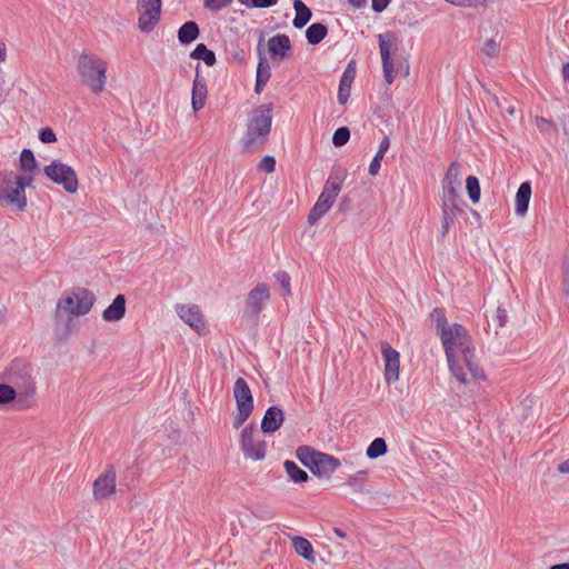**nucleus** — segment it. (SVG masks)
<instances>
[{"instance_id":"4468645a","label":"nucleus","mask_w":569,"mask_h":569,"mask_svg":"<svg viewBox=\"0 0 569 569\" xmlns=\"http://www.w3.org/2000/svg\"><path fill=\"white\" fill-rule=\"evenodd\" d=\"M268 52L272 60L283 61L292 56L290 38L284 33H278L268 40Z\"/></svg>"},{"instance_id":"13d9d810","label":"nucleus","mask_w":569,"mask_h":569,"mask_svg":"<svg viewBox=\"0 0 569 569\" xmlns=\"http://www.w3.org/2000/svg\"><path fill=\"white\" fill-rule=\"evenodd\" d=\"M351 199L349 197H343L338 204V210L340 212H347L351 209Z\"/></svg>"},{"instance_id":"f3484780","label":"nucleus","mask_w":569,"mask_h":569,"mask_svg":"<svg viewBox=\"0 0 569 569\" xmlns=\"http://www.w3.org/2000/svg\"><path fill=\"white\" fill-rule=\"evenodd\" d=\"M262 38H260V41L258 43V56H259V62L257 67V73H256V84H254V92L260 93L263 88L266 87L267 82L269 81L271 77V68L269 64L268 59L264 56V51L261 48Z\"/></svg>"},{"instance_id":"aec40b11","label":"nucleus","mask_w":569,"mask_h":569,"mask_svg":"<svg viewBox=\"0 0 569 569\" xmlns=\"http://www.w3.org/2000/svg\"><path fill=\"white\" fill-rule=\"evenodd\" d=\"M177 311L179 317L198 332L204 329L203 317L198 306H179Z\"/></svg>"},{"instance_id":"4be33fe9","label":"nucleus","mask_w":569,"mask_h":569,"mask_svg":"<svg viewBox=\"0 0 569 569\" xmlns=\"http://www.w3.org/2000/svg\"><path fill=\"white\" fill-rule=\"evenodd\" d=\"M466 202L461 198H441L442 219L455 222L458 214L463 212Z\"/></svg>"},{"instance_id":"49530a36","label":"nucleus","mask_w":569,"mask_h":569,"mask_svg":"<svg viewBox=\"0 0 569 569\" xmlns=\"http://www.w3.org/2000/svg\"><path fill=\"white\" fill-rule=\"evenodd\" d=\"M230 54L233 61L242 64L247 61V51L238 44H231Z\"/></svg>"},{"instance_id":"c9c22d12","label":"nucleus","mask_w":569,"mask_h":569,"mask_svg":"<svg viewBox=\"0 0 569 569\" xmlns=\"http://www.w3.org/2000/svg\"><path fill=\"white\" fill-rule=\"evenodd\" d=\"M38 162L30 149H23L20 153V168L24 172H31L37 169Z\"/></svg>"},{"instance_id":"6e6d98bb","label":"nucleus","mask_w":569,"mask_h":569,"mask_svg":"<svg viewBox=\"0 0 569 569\" xmlns=\"http://www.w3.org/2000/svg\"><path fill=\"white\" fill-rule=\"evenodd\" d=\"M347 177V172L345 169L338 167V168H335L332 171H331V174L329 177V179L333 182H338L339 186L342 187V181L345 180V178Z\"/></svg>"},{"instance_id":"1a4fd4ad","label":"nucleus","mask_w":569,"mask_h":569,"mask_svg":"<svg viewBox=\"0 0 569 569\" xmlns=\"http://www.w3.org/2000/svg\"><path fill=\"white\" fill-rule=\"evenodd\" d=\"M161 0H137V10L139 11V29L144 32H151L161 17Z\"/></svg>"},{"instance_id":"f257e3e1","label":"nucleus","mask_w":569,"mask_h":569,"mask_svg":"<svg viewBox=\"0 0 569 569\" xmlns=\"http://www.w3.org/2000/svg\"><path fill=\"white\" fill-rule=\"evenodd\" d=\"M448 335L440 333L449 369L456 379L467 383V373L463 366L475 379H485L483 369L477 363L475 348L471 347V337L468 330L460 323H453L446 329Z\"/></svg>"},{"instance_id":"0eeeda50","label":"nucleus","mask_w":569,"mask_h":569,"mask_svg":"<svg viewBox=\"0 0 569 569\" xmlns=\"http://www.w3.org/2000/svg\"><path fill=\"white\" fill-rule=\"evenodd\" d=\"M43 173L54 183L62 186L68 193H76L78 190V177L72 167L53 160L43 168Z\"/></svg>"},{"instance_id":"69168bd1","label":"nucleus","mask_w":569,"mask_h":569,"mask_svg":"<svg viewBox=\"0 0 569 569\" xmlns=\"http://www.w3.org/2000/svg\"><path fill=\"white\" fill-rule=\"evenodd\" d=\"M7 58V48L2 40H0V61H4Z\"/></svg>"},{"instance_id":"ddd939ff","label":"nucleus","mask_w":569,"mask_h":569,"mask_svg":"<svg viewBox=\"0 0 569 569\" xmlns=\"http://www.w3.org/2000/svg\"><path fill=\"white\" fill-rule=\"evenodd\" d=\"M381 352L385 360V378L388 383L399 379L400 355L389 343L381 345Z\"/></svg>"},{"instance_id":"f8f14e48","label":"nucleus","mask_w":569,"mask_h":569,"mask_svg":"<svg viewBox=\"0 0 569 569\" xmlns=\"http://www.w3.org/2000/svg\"><path fill=\"white\" fill-rule=\"evenodd\" d=\"M461 187L460 164L453 161L448 167L442 179V197L441 198H461L459 189Z\"/></svg>"},{"instance_id":"338daca9","label":"nucleus","mask_w":569,"mask_h":569,"mask_svg":"<svg viewBox=\"0 0 569 569\" xmlns=\"http://www.w3.org/2000/svg\"><path fill=\"white\" fill-rule=\"evenodd\" d=\"M562 77L566 81H569V62H566L562 66Z\"/></svg>"},{"instance_id":"a211bd4d","label":"nucleus","mask_w":569,"mask_h":569,"mask_svg":"<svg viewBox=\"0 0 569 569\" xmlns=\"http://www.w3.org/2000/svg\"><path fill=\"white\" fill-rule=\"evenodd\" d=\"M284 420L283 410L278 406L269 407L261 420V430L264 433H273L280 429Z\"/></svg>"},{"instance_id":"e2e57ef3","label":"nucleus","mask_w":569,"mask_h":569,"mask_svg":"<svg viewBox=\"0 0 569 569\" xmlns=\"http://www.w3.org/2000/svg\"><path fill=\"white\" fill-rule=\"evenodd\" d=\"M348 3L355 8H363L367 4V0H348Z\"/></svg>"},{"instance_id":"c85d7f7f","label":"nucleus","mask_w":569,"mask_h":569,"mask_svg":"<svg viewBox=\"0 0 569 569\" xmlns=\"http://www.w3.org/2000/svg\"><path fill=\"white\" fill-rule=\"evenodd\" d=\"M328 34V27L321 22L310 24L306 30V38L309 44L320 43Z\"/></svg>"},{"instance_id":"cd10ccee","label":"nucleus","mask_w":569,"mask_h":569,"mask_svg":"<svg viewBox=\"0 0 569 569\" xmlns=\"http://www.w3.org/2000/svg\"><path fill=\"white\" fill-rule=\"evenodd\" d=\"M296 17L292 24L296 29H302L311 19L312 12L310 8L301 0H293Z\"/></svg>"},{"instance_id":"3c124183","label":"nucleus","mask_w":569,"mask_h":569,"mask_svg":"<svg viewBox=\"0 0 569 569\" xmlns=\"http://www.w3.org/2000/svg\"><path fill=\"white\" fill-rule=\"evenodd\" d=\"M233 0H203V4L211 11H219L232 3Z\"/></svg>"},{"instance_id":"0e129e2a","label":"nucleus","mask_w":569,"mask_h":569,"mask_svg":"<svg viewBox=\"0 0 569 569\" xmlns=\"http://www.w3.org/2000/svg\"><path fill=\"white\" fill-rule=\"evenodd\" d=\"M558 470L561 473H569V458L559 465Z\"/></svg>"},{"instance_id":"5fc2aeb1","label":"nucleus","mask_w":569,"mask_h":569,"mask_svg":"<svg viewBox=\"0 0 569 569\" xmlns=\"http://www.w3.org/2000/svg\"><path fill=\"white\" fill-rule=\"evenodd\" d=\"M383 154L377 152L373 159L371 160L369 164V174L377 176L380 167H381V160L383 159Z\"/></svg>"},{"instance_id":"7c9ffc66","label":"nucleus","mask_w":569,"mask_h":569,"mask_svg":"<svg viewBox=\"0 0 569 569\" xmlns=\"http://www.w3.org/2000/svg\"><path fill=\"white\" fill-rule=\"evenodd\" d=\"M190 58L202 60L208 67H212L217 61L214 52L208 49L204 43H198L190 52Z\"/></svg>"},{"instance_id":"4d7b16f0","label":"nucleus","mask_w":569,"mask_h":569,"mask_svg":"<svg viewBox=\"0 0 569 569\" xmlns=\"http://www.w3.org/2000/svg\"><path fill=\"white\" fill-rule=\"evenodd\" d=\"M391 0H371V8L375 12L380 13L387 9Z\"/></svg>"},{"instance_id":"de8ad7c7","label":"nucleus","mask_w":569,"mask_h":569,"mask_svg":"<svg viewBox=\"0 0 569 569\" xmlns=\"http://www.w3.org/2000/svg\"><path fill=\"white\" fill-rule=\"evenodd\" d=\"M13 182L18 186V189L26 193V188L31 186L33 178L29 174H14L13 173Z\"/></svg>"},{"instance_id":"6ab92c4d","label":"nucleus","mask_w":569,"mask_h":569,"mask_svg":"<svg viewBox=\"0 0 569 569\" xmlns=\"http://www.w3.org/2000/svg\"><path fill=\"white\" fill-rule=\"evenodd\" d=\"M356 78V61L351 60L347 64L339 82V89H338V101L341 104H345L349 97L351 91V84Z\"/></svg>"},{"instance_id":"6e6552de","label":"nucleus","mask_w":569,"mask_h":569,"mask_svg":"<svg viewBox=\"0 0 569 569\" xmlns=\"http://www.w3.org/2000/svg\"><path fill=\"white\" fill-rule=\"evenodd\" d=\"M257 428L250 423L246 426L240 436V447L244 457L252 460H262L266 457L267 443L262 439H257Z\"/></svg>"},{"instance_id":"72a5a7b5","label":"nucleus","mask_w":569,"mask_h":569,"mask_svg":"<svg viewBox=\"0 0 569 569\" xmlns=\"http://www.w3.org/2000/svg\"><path fill=\"white\" fill-rule=\"evenodd\" d=\"M388 450L387 442L383 438H376L371 441V443L367 448V457L369 459H377L383 456Z\"/></svg>"},{"instance_id":"f704fd0d","label":"nucleus","mask_w":569,"mask_h":569,"mask_svg":"<svg viewBox=\"0 0 569 569\" xmlns=\"http://www.w3.org/2000/svg\"><path fill=\"white\" fill-rule=\"evenodd\" d=\"M466 190L468 193L469 199L472 201V203H477L480 200L481 196V189L480 183L477 177L469 176L466 179Z\"/></svg>"},{"instance_id":"39448f33","label":"nucleus","mask_w":569,"mask_h":569,"mask_svg":"<svg viewBox=\"0 0 569 569\" xmlns=\"http://www.w3.org/2000/svg\"><path fill=\"white\" fill-rule=\"evenodd\" d=\"M94 301L93 292L86 288H74L71 292H66L57 303L56 321L59 322L62 313L76 317L87 315L92 309Z\"/></svg>"},{"instance_id":"e433bc0d","label":"nucleus","mask_w":569,"mask_h":569,"mask_svg":"<svg viewBox=\"0 0 569 569\" xmlns=\"http://www.w3.org/2000/svg\"><path fill=\"white\" fill-rule=\"evenodd\" d=\"M13 172H1L0 173V201H4L6 198H9L8 190L12 187L13 182Z\"/></svg>"},{"instance_id":"2f4dec72","label":"nucleus","mask_w":569,"mask_h":569,"mask_svg":"<svg viewBox=\"0 0 569 569\" xmlns=\"http://www.w3.org/2000/svg\"><path fill=\"white\" fill-rule=\"evenodd\" d=\"M9 198H6L4 201L8 203L16 206L19 211H24L27 207V196L22 191L18 189L17 184L12 183V187L8 190Z\"/></svg>"},{"instance_id":"a18cd8bd","label":"nucleus","mask_w":569,"mask_h":569,"mask_svg":"<svg viewBox=\"0 0 569 569\" xmlns=\"http://www.w3.org/2000/svg\"><path fill=\"white\" fill-rule=\"evenodd\" d=\"M247 8H270L278 3L279 0H238Z\"/></svg>"},{"instance_id":"79ce46f5","label":"nucleus","mask_w":569,"mask_h":569,"mask_svg":"<svg viewBox=\"0 0 569 569\" xmlns=\"http://www.w3.org/2000/svg\"><path fill=\"white\" fill-rule=\"evenodd\" d=\"M368 472L365 470H360L355 475L350 476L347 480V485L353 488L355 491H362L361 482L366 479Z\"/></svg>"},{"instance_id":"393cba45","label":"nucleus","mask_w":569,"mask_h":569,"mask_svg":"<svg viewBox=\"0 0 569 569\" xmlns=\"http://www.w3.org/2000/svg\"><path fill=\"white\" fill-rule=\"evenodd\" d=\"M292 547L300 557H302L303 559L311 563L316 562L313 547L308 539L300 536L293 537Z\"/></svg>"},{"instance_id":"c03bdc74","label":"nucleus","mask_w":569,"mask_h":569,"mask_svg":"<svg viewBox=\"0 0 569 569\" xmlns=\"http://www.w3.org/2000/svg\"><path fill=\"white\" fill-rule=\"evenodd\" d=\"M274 278L281 286L282 290L284 291L286 296H291V287H290V276L286 271H278L274 273Z\"/></svg>"},{"instance_id":"09e8293b","label":"nucleus","mask_w":569,"mask_h":569,"mask_svg":"<svg viewBox=\"0 0 569 569\" xmlns=\"http://www.w3.org/2000/svg\"><path fill=\"white\" fill-rule=\"evenodd\" d=\"M500 51V43L497 42L495 39H488L483 47L482 52L486 53L488 57H496Z\"/></svg>"},{"instance_id":"dca6fc26","label":"nucleus","mask_w":569,"mask_h":569,"mask_svg":"<svg viewBox=\"0 0 569 569\" xmlns=\"http://www.w3.org/2000/svg\"><path fill=\"white\" fill-rule=\"evenodd\" d=\"M378 41L382 60L383 78L388 84H391L396 78L393 59L391 58V43L385 40L382 34L378 36Z\"/></svg>"},{"instance_id":"ea45409f","label":"nucleus","mask_w":569,"mask_h":569,"mask_svg":"<svg viewBox=\"0 0 569 569\" xmlns=\"http://www.w3.org/2000/svg\"><path fill=\"white\" fill-rule=\"evenodd\" d=\"M535 122L538 130L542 133L558 132L557 124L550 119H546L543 117H536Z\"/></svg>"},{"instance_id":"37998d69","label":"nucleus","mask_w":569,"mask_h":569,"mask_svg":"<svg viewBox=\"0 0 569 569\" xmlns=\"http://www.w3.org/2000/svg\"><path fill=\"white\" fill-rule=\"evenodd\" d=\"M507 310L501 308L500 306L496 309L495 313L492 315V320L496 323L495 325V333H498V329L502 328L507 323Z\"/></svg>"},{"instance_id":"f03ea898","label":"nucleus","mask_w":569,"mask_h":569,"mask_svg":"<svg viewBox=\"0 0 569 569\" xmlns=\"http://www.w3.org/2000/svg\"><path fill=\"white\" fill-rule=\"evenodd\" d=\"M272 124V104L258 106L251 113L246 134L242 138L243 152L261 151L269 138Z\"/></svg>"},{"instance_id":"bf43d9fd","label":"nucleus","mask_w":569,"mask_h":569,"mask_svg":"<svg viewBox=\"0 0 569 569\" xmlns=\"http://www.w3.org/2000/svg\"><path fill=\"white\" fill-rule=\"evenodd\" d=\"M563 286H565L566 292L569 295V257H568V260L565 263Z\"/></svg>"},{"instance_id":"9b49d317","label":"nucleus","mask_w":569,"mask_h":569,"mask_svg":"<svg viewBox=\"0 0 569 569\" xmlns=\"http://www.w3.org/2000/svg\"><path fill=\"white\" fill-rule=\"evenodd\" d=\"M116 491V470L108 466L106 471L93 482V496L97 500L110 498Z\"/></svg>"},{"instance_id":"2eb2a0df","label":"nucleus","mask_w":569,"mask_h":569,"mask_svg":"<svg viewBox=\"0 0 569 569\" xmlns=\"http://www.w3.org/2000/svg\"><path fill=\"white\" fill-rule=\"evenodd\" d=\"M233 398L237 409L253 411V396L248 382L243 378H237L233 386Z\"/></svg>"},{"instance_id":"052dcab7","label":"nucleus","mask_w":569,"mask_h":569,"mask_svg":"<svg viewBox=\"0 0 569 569\" xmlns=\"http://www.w3.org/2000/svg\"><path fill=\"white\" fill-rule=\"evenodd\" d=\"M390 147V140L388 137H383V139L380 141L379 149L377 152L385 156V153L388 151Z\"/></svg>"},{"instance_id":"7ed1b4c3","label":"nucleus","mask_w":569,"mask_h":569,"mask_svg":"<svg viewBox=\"0 0 569 569\" xmlns=\"http://www.w3.org/2000/svg\"><path fill=\"white\" fill-rule=\"evenodd\" d=\"M77 70L80 81L94 94L104 90L107 83V62L94 54L83 51L78 59Z\"/></svg>"},{"instance_id":"a19ab883","label":"nucleus","mask_w":569,"mask_h":569,"mask_svg":"<svg viewBox=\"0 0 569 569\" xmlns=\"http://www.w3.org/2000/svg\"><path fill=\"white\" fill-rule=\"evenodd\" d=\"M340 191H341V186H339L338 182H333L330 179H328L327 182L325 183L323 190L320 194H325V197H328V199H330L335 202V200Z\"/></svg>"},{"instance_id":"5701e85b","label":"nucleus","mask_w":569,"mask_h":569,"mask_svg":"<svg viewBox=\"0 0 569 569\" xmlns=\"http://www.w3.org/2000/svg\"><path fill=\"white\" fill-rule=\"evenodd\" d=\"M126 313V298L123 295H118L111 305L103 310L102 318L104 321L114 322L124 317Z\"/></svg>"},{"instance_id":"9d476101","label":"nucleus","mask_w":569,"mask_h":569,"mask_svg":"<svg viewBox=\"0 0 569 569\" xmlns=\"http://www.w3.org/2000/svg\"><path fill=\"white\" fill-rule=\"evenodd\" d=\"M270 299L269 287L258 283L250 290L246 300L244 315L257 318L263 309V305Z\"/></svg>"},{"instance_id":"680f3d73","label":"nucleus","mask_w":569,"mask_h":569,"mask_svg":"<svg viewBox=\"0 0 569 569\" xmlns=\"http://www.w3.org/2000/svg\"><path fill=\"white\" fill-rule=\"evenodd\" d=\"M453 222H450V221H447V220H441V236L445 237L448 231H449V228L450 226L452 224Z\"/></svg>"},{"instance_id":"603ef678","label":"nucleus","mask_w":569,"mask_h":569,"mask_svg":"<svg viewBox=\"0 0 569 569\" xmlns=\"http://www.w3.org/2000/svg\"><path fill=\"white\" fill-rule=\"evenodd\" d=\"M237 415L233 418V428L239 429L251 416L252 411L244 409H237Z\"/></svg>"},{"instance_id":"b1692460","label":"nucleus","mask_w":569,"mask_h":569,"mask_svg":"<svg viewBox=\"0 0 569 569\" xmlns=\"http://www.w3.org/2000/svg\"><path fill=\"white\" fill-rule=\"evenodd\" d=\"M531 198V184L529 181L522 182L516 193V208L515 211L518 216L523 217L529 207Z\"/></svg>"},{"instance_id":"58836bf2","label":"nucleus","mask_w":569,"mask_h":569,"mask_svg":"<svg viewBox=\"0 0 569 569\" xmlns=\"http://www.w3.org/2000/svg\"><path fill=\"white\" fill-rule=\"evenodd\" d=\"M350 139V129L348 127H339L332 136V144L335 147L345 146Z\"/></svg>"},{"instance_id":"864d4df0","label":"nucleus","mask_w":569,"mask_h":569,"mask_svg":"<svg viewBox=\"0 0 569 569\" xmlns=\"http://www.w3.org/2000/svg\"><path fill=\"white\" fill-rule=\"evenodd\" d=\"M39 140L42 143H52V142L57 141V137L50 127H46L39 131Z\"/></svg>"},{"instance_id":"412c9836","label":"nucleus","mask_w":569,"mask_h":569,"mask_svg":"<svg viewBox=\"0 0 569 569\" xmlns=\"http://www.w3.org/2000/svg\"><path fill=\"white\" fill-rule=\"evenodd\" d=\"M199 67H200V63H197V67H196L197 72H196V77H194L193 86H192L191 103H192V109L194 111H199L200 109L203 108L206 98H207V93H208L206 80L203 78H201L199 74Z\"/></svg>"},{"instance_id":"423d86ee","label":"nucleus","mask_w":569,"mask_h":569,"mask_svg":"<svg viewBox=\"0 0 569 569\" xmlns=\"http://www.w3.org/2000/svg\"><path fill=\"white\" fill-rule=\"evenodd\" d=\"M9 380L18 391L17 408L26 409L31 407L36 395V382L30 375L29 368L24 365L13 363L9 372Z\"/></svg>"},{"instance_id":"774afa93","label":"nucleus","mask_w":569,"mask_h":569,"mask_svg":"<svg viewBox=\"0 0 569 569\" xmlns=\"http://www.w3.org/2000/svg\"><path fill=\"white\" fill-rule=\"evenodd\" d=\"M549 569H569V562H561L551 566Z\"/></svg>"},{"instance_id":"a878e982","label":"nucleus","mask_w":569,"mask_h":569,"mask_svg":"<svg viewBox=\"0 0 569 569\" xmlns=\"http://www.w3.org/2000/svg\"><path fill=\"white\" fill-rule=\"evenodd\" d=\"M333 204V201L320 194L315 206L311 208L308 214V222L315 224L320 218H322Z\"/></svg>"},{"instance_id":"8fccbe9b","label":"nucleus","mask_w":569,"mask_h":569,"mask_svg":"<svg viewBox=\"0 0 569 569\" xmlns=\"http://www.w3.org/2000/svg\"><path fill=\"white\" fill-rule=\"evenodd\" d=\"M258 169L260 171H264L267 173H271L276 169V159L272 156H266L261 159L258 164Z\"/></svg>"},{"instance_id":"473e14b6","label":"nucleus","mask_w":569,"mask_h":569,"mask_svg":"<svg viewBox=\"0 0 569 569\" xmlns=\"http://www.w3.org/2000/svg\"><path fill=\"white\" fill-rule=\"evenodd\" d=\"M431 321L436 325L437 335H448L446 329L450 326L447 321L445 309L435 308L430 313Z\"/></svg>"},{"instance_id":"20e7f679","label":"nucleus","mask_w":569,"mask_h":569,"mask_svg":"<svg viewBox=\"0 0 569 569\" xmlns=\"http://www.w3.org/2000/svg\"><path fill=\"white\" fill-rule=\"evenodd\" d=\"M296 456L317 477L330 478L341 465L338 458L308 446L298 447Z\"/></svg>"},{"instance_id":"c756f323","label":"nucleus","mask_w":569,"mask_h":569,"mask_svg":"<svg viewBox=\"0 0 569 569\" xmlns=\"http://www.w3.org/2000/svg\"><path fill=\"white\" fill-rule=\"evenodd\" d=\"M283 468L288 475L289 480L295 483H303V482H307L309 479L307 471L301 469L292 460H286L283 462Z\"/></svg>"},{"instance_id":"4c0bfd02","label":"nucleus","mask_w":569,"mask_h":569,"mask_svg":"<svg viewBox=\"0 0 569 569\" xmlns=\"http://www.w3.org/2000/svg\"><path fill=\"white\" fill-rule=\"evenodd\" d=\"M18 391L10 385L0 383V405H7L13 400L17 401Z\"/></svg>"},{"instance_id":"bb28decb","label":"nucleus","mask_w":569,"mask_h":569,"mask_svg":"<svg viewBox=\"0 0 569 569\" xmlns=\"http://www.w3.org/2000/svg\"><path fill=\"white\" fill-rule=\"evenodd\" d=\"M200 34L199 27L196 21L184 22L178 30V40L181 44H189L198 39Z\"/></svg>"}]
</instances>
